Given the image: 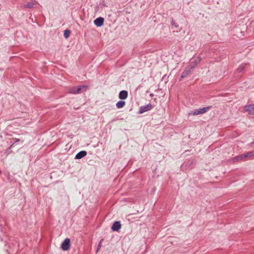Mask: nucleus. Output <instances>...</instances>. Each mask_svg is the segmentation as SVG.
I'll list each match as a JSON object with an SVG mask.
<instances>
[{
	"mask_svg": "<svg viewBox=\"0 0 254 254\" xmlns=\"http://www.w3.org/2000/svg\"><path fill=\"white\" fill-rule=\"evenodd\" d=\"M88 88L87 85L76 86L70 88L68 92L73 94H79L86 91Z\"/></svg>",
	"mask_w": 254,
	"mask_h": 254,
	"instance_id": "f257e3e1",
	"label": "nucleus"
},
{
	"mask_svg": "<svg viewBox=\"0 0 254 254\" xmlns=\"http://www.w3.org/2000/svg\"><path fill=\"white\" fill-rule=\"evenodd\" d=\"M254 156V151H249L246 153L238 155L234 158L233 160L234 161L242 160L248 157Z\"/></svg>",
	"mask_w": 254,
	"mask_h": 254,
	"instance_id": "f03ea898",
	"label": "nucleus"
},
{
	"mask_svg": "<svg viewBox=\"0 0 254 254\" xmlns=\"http://www.w3.org/2000/svg\"><path fill=\"white\" fill-rule=\"evenodd\" d=\"M211 107V106H207L202 108H199L198 109H195L193 111H192L190 113L189 115L195 116L204 114L206 113Z\"/></svg>",
	"mask_w": 254,
	"mask_h": 254,
	"instance_id": "7ed1b4c3",
	"label": "nucleus"
},
{
	"mask_svg": "<svg viewBox=\"0 0 254 254\" xmlns=\"http://www.w3.org/2000/svg\"><path fill=\"white\" fill-rule=\"evenodd\" d=\"M154 106L150 103L146 105L140 106L139 108L138 111L137 112V114H141L145 112H147L152 110Z\"/></svg>",
	"mask_w": 254,
	"mask_h": 254,
	"instance_id": "20e7f679",
	"label": "nucleus"
},
{
	"mask_svg": "<svg viewBox=\"0 0 254 254\" xmlns=\"http://www.w3.org/2000/svg\"><path fill=\"white\" fill-rule=\"evenodd\" d=\"M70 246V240L69 238H65L61 244V248L64 251L68 250Z\"/></svg>",
	"mask_w": 254,
	"mask_h": 254,
	"instance_id": "39448f33",
	"label": "nucleus"
},
{
	"mask_svg": "<svg viewBox=\"0 0 254 254\" xmlns=\"http://www.w3.org/2000/svg\"><path fill=\"white\" fill-rule=\"evenodd\" d=\"M193 70L191 68V67L188 65L182 73L181 77L179 79V81H181L183 78L190 74Z\"/></svg>",
	"mask_w": 254,
	"mask_h": 254,
	"instance_id": "423d86ee",
	"label": "nucleus"
},
{
	"mask_svg": "<svg viewBox=\"0 0 254 254\" xmlns=\"http://www.w3.org/2000/svg\"><path fill=\"white\" fill-rule=\"evenodd\" d=\"M122 224L120 221H115L111 226V230L113 231L119 232L120 230L121 229Z\"/></svg>",
	"mask_w": 254,
	"mask_h": 254,
	"instance_id": "0eeeda50",
	"label": "nucleus"
},
{
	"mask_svg": "<svg viewBox=\"0 0 254 254\" xmlns=\"http://www.w3.org/2000/svg\"><path fill=\"white\" fill-rule=\"evenodd\" d=\"M105 19L102 17H99L94 19L93 23L97 27L102 26L104 24Z\"/></svg>",
	"mask_w": 254,
	"mask_h": 254,
	"instance_id": "6e6552de",
	"label": "nucleus"
},
{
	"mask_svg": "<svg viewBox=\"0 0 254 254\" xmlns=\"http://www.w3.org/2000/svg\"><path fill=\"white\" fill-rule=\"evenodd\" d=\"M201 61V57L198 56L192 61L189 65L193 70L195 67Z\"/></svg>",
	"mask_w": 254,
	"mask_h": 254,
	"instance_id": "1a4fd4ad",
	"label": "nucleus"
},
{
	"mask_svg": "<svg viewBox=\"0 0 254 254\" xmlns=\"http://www.w3.org/2000/svg\"><path fill=\"white\" fill-rule=\"evenodd\" d=\"M244 110L249 112L251 115H254V104H249L244 107Z\"/></svg>",
	"mask_w": 254,
	"mask_h": 254,
	"instance_id": "9d476101",
	"label": "nucleus"
},
{
	"mask_svg": "<svg viewBox=\"0 0 254 254\" xmlns=\"http://www.w3.org/2000/svg\"><path fill=\"white\" fill-rule=\"evenodd\" d=\"M128 97V92L127 90H122L119 94V98L121 100H125Z\"/></svg>",
	"mask_w": 254,
	"mask_h": 254,
	"instance_id": "9b49d317",
	"label": "nucleus"
},
{
	"mask_svg": "<svg viewBox=\"0 0 254 254\" xmlns=\"http://www.w3.org/2000/svg\"><path fill=\"white\" fill-rule=\"evenodd\" d=\"M87 154V152L85 150L80 151L76 154L74 158L75 159H80L86 156Z\"/></svg>",
	"mask_w": 254,
	"mask_h": 254,
	"instance_id": "f8f14e48",
	"label": "nucleus"
},
{
	"mask_svg": "<svg viewBox=\"0 0 254 254\" xmlns=\"http://www.w3.org/2000/svg\"><path fill=\"white\" fill-rule=\"evenodd\" d=\"M125 104H126V102L123 101V100H122L118 101L116 103V107L117 108L120 109V108L124 107L125 106Z\"/></svg>",
	"mask_w": 254,
	"mask_h": 254,
	"instance_id": "ddd939ff",
	"label": "nucleus"
},
{
	"mask_svg": "<svg viewBox=\"0 0 254 254\" xmlns=\"http://www.w3.org/2000/svg\"><path fill=\"white\" fill-rule=\"evenodd\" d=\"M171 25L172 26V28L175 27L177 29H179V25L178 24V23L174 20V19L172 17L171 18Z\"/></svg>",
	"mask_w": 254,
	"mask_h": 254,
	"instance_id": "4468645a",
	"label": "nucleus"
},
{
	"mask_svg": "<svg viewBox=\"0 0 254 254\" xmlns=\"http://www.w3.org/2000/svg\"><path fill=\"white\" fill-rule=\"evenodd\" d=\"M70 33L71 31L69 29H66L65 30H64V37L65 39H67L69 37Z\"/></svg>",
	"mask_w": 254,
	"mask_h": 254,
	"instance_id": "2eb2a0df",
	"label": "nucleus"
},
{
	"mask_svg": "<svg viewBox=\"0 0 254 254\" xmlns=\"http://www.w3.org/2000/svg\"><path fill=\"white\" fill-rule=\"evenodd\" d=\"M245 70V65L241 64L236 69V72L237 73H241L243 72Z\"/></svg>",
	"mask_w": 254,
	"mask_h": 254,
	"instance_id": "dca6fc26",
	"label": "nucleus"
},
{
	"mask_svg": "<svg viewBox=\"0 0 254 254\" xmlns=\"http://www.w3.org/2000/svg\"><path fill=\"white\" fill-rule=\"evenodd\" d=\"M13 147V144H11L10 146L6 150L5 153L7 154H9L12 152L11 150V148Z\"/></svg>",
	"mask_w": 254,
	"mask_h": 254,
	"instance_id": "f3484780",
	"label": "nucleus"
},
{
	"mask_svg": "<svg viewBox=\"0 0 254 254\" xmlns=\"http://www.w3.org/2000/svg\"><path fill=\"white\" fill-rule=\"evenodd\" d=\"M34 3L33 2H27L25 5V7L28 8H31L33 7Z\"/></svg>",
	"mask_w": 254,
	"mask_h": 254,
	"instance_id": "a211bd4d",
	"label": "nucleus"
},
{
	"mask_svg": "<svg viewBox=\"0 0 254 254\" xmlns=\"http://www.w3.org/2000/svg\"><path fill=\"white\" fill-rule=\"evenodd\" d=\"M103 241V239H102L100 242L98 244V245L97 246V250H96V253L100 250V249H101V247H102V242Z\"/></svg>",
	"mask_w": 254,
	"mask_h": 254,
	"instance_id": "6ab92c4d",
	"label": "nucleus"
},
{
	"mask_svg": "<svg viewBox=\"0 0 254 254\" xmlns=\"http://www.w3.org/2000/svg\"><path fill=\"white\" fill-rule=\"evenodd\" d=\"M193 160H189L187 163H186V166L190 167L193 163Z\"/></svg>",
	"mask_w": 254,
	"mask_h": 254,
	"instance_id": "aec40b11",
	"label": "nucleus"
},
{
	"mask_svg": "<svg viewBox=\"0 0 254 254\" xmlns=\"http://www.w3.org/2000/svg\"><path fill=\"white\" fill-rule=\"evenodd\" d=\"M13 139L14 140V142L12 143V144H13V145L15 143L18 142L20 141V139H18V138H13Z\"/></svg>",
	"mask_w": 254,
	"mask_h": 254,
	"instance_id": "412c9836",
	"label": "nucleus"
},
{
	"mask_svg": "<svg viewBox=\"0 0 254 254\" xmlns=\"http://www.w3.org/2000/svg\"><path fill=\"white\" fill-rule=\"evenodd\" d=\"M252 146L254 147V141L251 143Z\"/></svg>",
	"mask_w": 254,
	"mask_h": 254,
	"instance_id": "4be33fe9",
	"label": "nucleus"
},
{
	"mask_svg": "<svg viewBox=\"0 0 254 254\" xmlns=\"http://www.w3.org/2000/svg\"><path fill=\"white\" fill-rule=\"evenodd\" d=\"M0 241H3V239L1 238H0Z\"/></svg>",
	"mask_w": 254,
	"mask_h": 254,
	"instance_id": "5701e85b",
	"label": "nucleus"
}]
</instances>
